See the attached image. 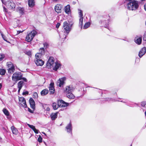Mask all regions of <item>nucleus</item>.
I'll return each instance as SVG.
<instances>
[{
	"label": "nucleus",
	"instance_id": "nucleus-7",
	"mask_svg": "<svg viewBox=\"0 0 146 146\" xmlns=\"http://www.w3.org/2000/svg\"><path fill=\"white\" fill-rule=\"evenodd\" d=\"M36 34V32L35 31L33 30L27 35L26 38V41L28 42H30L32 41Z\"/></svg>",
	"mask_w": 146,
	"mask_h": 146
},
{
	"label": "nucleus",
	"instance_id": "nucleus-29",
	"mask_svg": "<svg viewBox=\"0 0 146 146\" xmlns=\"http://www.w3.org/2000/svg\"><path fill=\"white\" fill-rule=\"evenodd\" d=\"M90 23L89 22L86 23L83 29H87L90 26Z\"/></svg>",
	"mask_w": 146,
	"mask_h": 146
},
{
	"label": "nucleus",
	"instance_id": "nucleus-6",
	"mask_svg": "<svg viewBox=\"0 0 146 146\" xmlns=\"http://www.w3.org/2000/svg\"><path fill=\"white\" fill-rule=\"evenodd\" d=\"M108 17L107 15H105L104 17H102L101 19L99 21V23L100 24H103L105 26V27L106 28L108 29V25L109 20L108 19Z\"/></svg>",
	"mask_w": 146,
	"mask_h": 146
},
{
	"label": "nucleus",
	"instance_id": "nucleus-30",
	"mask_svg": "<svg viewBox=\"0 0 146 146\" xmlns=\"http://www.w3.org/2000/svg\"><path fill=\"white\" fill-rule=\"evenodd\" d=\"M4 113L6 115L8 116L9 115V113L8 111L6 109L4 108L3 110Z\"/></svg>",
	"mask_w": 146,
	"mask_h": 146
},
{
	"label": "nucleus",
	"instance_id": "nucleus-23",
	"mask_svg": "<svg viewBox=\"0 0 146 146\" xmlns=\"http://www.w3.org/2000/svg\"><path fill=\"white\" fill-rule=\"evenodd\" d=\"M11 129L12 133L13 134L17 135L18 133V131L17 129L14 126H12L11 127Z\"/></svg>",
	"mask_w": 146,
	"mask_h": 146
},
{
	"label": "nucleus",
	"instance_id": "nucleus-19",
	"mask_svg": "<svg viewBox=\"0 0 146 146\" xmlns=\"http://www.w3.org/2000/svg\"><path fill=\"white\" fill-rule=\"evenodd\" d=\"M62 8L61 6L60 5H57L55 7V11L58 13H60L61 12V9Z\"/></svg>",
	"mask_w": 146,
	"mask_h": 146
},
{
	"label": "nucleus",
	"instance_id": "nucleus-5",
	"mask_svg": "<svg viewBox=\"0 0 146 146\" xmlns=\"http://www.w3.org/2000/svg\"><path fill=\"white\" fill-rule=\"evenodd\" d=\"M23 74L19 72H15L13 74L12 79L13 81L16 83L17 81L21 80Z\"/></svg>",
	"mask_w": 146,
	"mask_h": 146
},
{
	"label": "nucleus",
	"instance_id": "nucleus-41",
	"mask_svg": "<svg viewBox=\"0 0 146 146\" xmlns=\"http://www.w3.org/2000/svg\"><path fill=\"white\" fill-rule=\"evenodd\" d=\"M36 133H38V130L36 129L35 128L33 130Z\"/></svg>",
	"mask_w": 146,
	"mask_h": 146
},
{
	"label": "nucleus",
	"instance_id": "nucleus-2",
	"mask_svg": "<svg viewBox=\"0 0 146 146\" xmlns=\"http://www.w3.org/2000/svg\"><path fill=\"white\" fill-rule=\"evenodd\" d=\"M124 3H126L127 8L130 10H135L138 7V3L135 0H124Z\"/></svg>",
	"mask_w": 146,
	"mask_h": 146
},
{
	"label": "nucleus",
	"instance_id": "nucleus-58",
	"mask_svg": "<svg viewBox=\"0 0 146 146\" xmlns=\"http://www.w3.org/2000/svg\"><path fill=\"white\" fill-rule=\"evenodd\" d=\"M42 133H43L45 135V133H44V132H43Z\"/></svg>",
	"mask_w": 146,
	"mask_h": 146
},
{
	"label": "nucleus",
	"instance_id": "nucleus-43",
	"mask_svg": "<svg viewBox=\"0 0 146 146\" xmlns=\"http://www.w3.org/2000/svg\"><path fill=\"white\" fill-rule=\"evenodd\" d=\"M143 39L144 40L146 41V33L143 35Z\"/></svg>",
	"mask_w": 146,
	"mask_h": 146
},
{
	"label": "nucleus",
	"instance_id": "nucleus-15",
	"mask_svg": "<svg viewBox=\"0 0 146 146\" xmlns=\"http://www.w3.org/2000/svg\"><path fill=\"white\" fill-rule=\"evenodd\" d=\"M66 129L67 132L72 134V125L71 121L66 127Z\"/></svg>",
	"mask_w": 146,
	"mask_h": 146
},
{
	"label": "nucleus",
	"instance_id": "nucleus-24",
	"mask_svg": "<svg viewBox=\"0 0 146 146\" xmlns=\"http://www.w3.org/2000/svg\"><path fill=\"white\" fill-rule=\"evenodd\" d=\"M28 3L29 6L30 7H32L35 5L34 0H29Z\"/></svg>",
	"mask_w": 146,
	"mask_h": 146
},
{
	"label": "nucleus",
	"instance_id": "nucleus-60",
	"mask_svg": "<svg viewBox=\"0 0 146 146\" xmlns=\"http://www.w3.org/2000/svg\"><path fill=\"white\" fill-rule=\"evenodd\" d=\"M54 1H56L57 0H54Z\"/></svg>",
	"mask_w": 146,
	"mask_h": 146
},
{
	"label": "nucleus",
	"instance_id": "nucleus-1",
	"mask_svg": "<svg viewBox=\"0 0 146 146\" xmlns=\"http://www.w3.org/2000/svg\"><path fill=\"white\" fill-rule=\"evenodd\" d=\"M60 66L61 64L58 62L54 63V59L53 57H50L46 63V67L48 68H49L52 67L53 70L57 71Z\"/></svg>",
	"mask_w": 146,
	"mask_h": 146
},
{
	"label": "nucleus",
	"instance_id": "nucleus-27",
	"mask_svg": "<svg viewBox=\"0 0 146 146\" xmlns=\"http://www.w3.org/2000/svg\"><path fill=\"white\" fill-rule=\"evenodd\" d=\"M23 81L21 80L17 84L18 88H21L23 85Z\"/></svg>",
	"mask_w": 146,
	"mask_h": 146
},
{
	"label": "nucleus",
	"instance_id": "nucleus-39",
	"mask_svg": "<svg viewBox=\"0 0 146 146\" xmlns=\"http://www.w3.org/2000/svg\"><path fill=\"white\" fill-rule=\"evenodd\" d=\"M5 57V56L4 54H0V61L3 60Z\"/></svg>",
	"mask_w": 146,
	"mask_h": 146
},
{
	"label": "nucleus",
	"instance_id": "nucleus-25",
	"mask_svg": "<svg viewBox=\"0 0 146 146\" xmlns=\"http://www.w3.org/2000/svg\"><path fill=\"white\" fill-rule=\"evenodd\" d=\"M35 60H39L41 59V58L42 56V55L38 53H36L35 55Z\"/></svg>",
	"mask_w": 146,
	"mask_h": 146
},
{
	"label": "nucleus",
	"instance_id": "nucleus-55",
	"mask_svg": "<svg viewBox=\"0 0 146 146\" xmlns=\"http://www.w3.org/2000/svg\"><path fill=\"white\" fill-rule=\"evenodd\" d=\"M2 140V138L1 137H0V141H1Z\"/></svg>",
	"mask_w": 146,
	"mask_h": 146
},
{
	"label": "nucleus",
	"instance_id": "nucleus-47",
	"mask_svg": "<svg viewBox=\"0 0 146 146\" xmlns=\"http://www.w3.org/2000/svg\"><path fill=\"white\" fill-rule=\"evenodd\" d=\"M1 1L3 4H5L6 5V2H5L4 0H2Z\"/></svg>",
	"mask_w": 146,
	"mask_h": 146
},
{
	"label": "nucleus",
	"instance_id": "nucleus-14",
	"mask_svg": "<svg viewBox=\"0 0 146 146\" xmlns=\"http://www.w3.org/2000/svg\"><path fill=\"white\" fill-rule=\"evenodd\" d=\"M54 83L51 82L50 83L49 86L50 94H53L55 92V90L54 86Z\"/></svg>",
	"mask_w": 146,
	"mask_h": 146
},
{
	"label": "nucleus",
	"instance_id": "nucleus-11",
	"mask_svg": "<svg viewBox=\"0 0 146 146\" xmlns=\"http://www.w3.org/2000/svg\"><path fill=\"white\" fill-rule=\"evenodd\" d=\"M19 103L21 106H22L25 108L27 107V105L25 99V98L23 97L19 98Z\"/></svg>",
	"mask_w": 146,
	"mask_h": 146
},
{
	"label": "nucleus",
	"instance_id": "nucleus-4",
	"mask_svg": "<svg viewBox=\"0 0 146 146\" xmlns=\"http://www.w3.org/2000/svg\"><path fill=\"white\" fill-rule=\"evenodd\" d=\"M63 27L64 29V31L65 36L64 37H63L61 35H59L60 37L62 39L66 38V36L68 35L71 29V27H70V25L66 21L64 22Z\"/></svg>",
	"mask_w": 146,
	"mask_h": 146
},
{
	"label": "nucleus",
	"instance_id": "nucleus-37",
	"mask_svg": "<svg viewBox=\"0 0 146 146\" xmlns=\"http://www.w3.org/2000/svg\"><path fill=\"white\" fill-rule=\"evenodd\" d=\"M27 125L28 126L30 127L33 130L35 128V126L32 125H30L29 124H27Z\"/></svg>",
	"mask_w": 146,
	"mask_h": 146
},
{
	"label": "nucleus",
	"instance_id": "nucleus-44",
	"mask_svg": "<svg viewBox=\"0 0 146 146\" xmlns=\"http://www.w3.org/2000/svg\"><path fill=\"white\" fill-rule=\"evenodd\" d=\"M24 9L23 8H21L20 10V13L22 14L24 13Z\"/></svg>",
	"mask_w": 146,
	"mask_h": 146
},
{
	"label": "nucleus",
	"instance_id": "nucleus-28",
	"mask_svg": "<svg viewBox=\"0 0 146 146\" xmlns=\"http://www.w3.org/2000/svg\"><path fill=\"white\" fill-rule=\"evenodd\" d=\"M52 107L54 110H56L58 108L59 106L58 105V104L57 105L56 103L54 102L52 104Z\"/></svg>",
	"mask_w": 146,
	"mask_h": 146
},
{
	"label": "nucleus",
	"instance_id": "nucleus-35",
	"mask_svg": "<svg viewBox=\"0 0 146 146\" xmlns=\"http://www.w3.org/2000/svg\"><path fill=\"white\" fill-rule=\"evenodd\" d=\"M38 97V94L36 92H34L33 94V97L34 98H37Z\"/></svg>",
	"mask_w": 146,
	"mask_h": 146
},
{
	"label": "nucleus",
	"instance_id": "nucleus-51",
	"mask_svg": "<svg viewBox=\"0 0 146 146\" xmlns=\"http://www.w3.org/2000/svg\"><path fill=\"white\" fill-rule=\"evenodd\" d=\"M144 7L145 10L146 11V4H145L144 5Z\"/></svg>",
	"mask_w": 146,
	"mask_h": 146
},
{
	"label": "nucleus",
	"instance_id": "nucleus-26",
	"mask_svg": "<svg viewBox=\"0 0 146 146\" xmlns=\"http://www.w3.org/2000/svg\"><path fill=\"white\" fill-rule=\"evenodd\" d=\"M48 92V90L47 89H45L42 90L40 93L42 96H44L46 95Z\"/></svg>",
	"mask_w": 146,
	"mask_h": 146
},
{
	"label": "nucleus",
	"instance_id": "nucleus-38",
	"mask_svg": "<svg viewBox=\"0 0 146 146\" xmlns=\"http://www.w3.org/2000/svg\"><path fill=\"white\" fill-rule=\"evenodd\" d=\"M38 141L39 142V143H41L42 142V137L40 136L38 138Z\"/></svg>",
	"mask_w": 146,
	"mask_h": 146
},
{
	"label": "nucleus",
	"instance_id": "nucleus-31",
	"mask_svg": "<svg viewBox=\"0 0 146 146\" xmlns=\"http://www.w3.org/2000/svg\"><path fill=\"white\" fill-rule=\"evenodd\" d=\"M24 53L30 56L31 55V51L29 50H25L24 52Z\"/></svg>",
	"mask_w": 146,
	"mask_h": 146
},
{
	"label": "nucleus",
	"instance_id": "nucleus-56",
	"mask_svg": "<svg viewBox=\"0 0 146 146\" xmlns=\"http://www.w3.org/2000/svg\"><path fill=\"white\" fill-rule=\"evenodd\" d=\"M3 7V8H4V9H5V7Z\"/></svg>",
	"mask_w": 146,
	"mask_h": 146
},
{
	"label": "nucleus",
	"instance_id": "nucleus-49",
	"mask_svg": "<svg viewBox=\"0 0 146 146\" xmlns=\"http://www.w3.org/2000/svg\"><path fill=\"white\" fill-rule=\"evenodd\" d=\"M23 31H19L17 32V34H19L20 33H22Z\"/></svg>",
	"mask_w": 146,
	"mask_h": 146
},
{
	"label": "nucleus",
	"instance_id": "nucleus-12",
	"mask_svg": "<svg viewBox=\"0 0 146 146\" xmlns=\"http://www.w3.org/2000/svg\"><path fill=\"white\" fill-rule=\"evenodd\" d=\"M57 103L59 107H65L68 106L69 104L64 102L62 100L58 101Z\"/></svg>",
	"mask_w": 146,
	"mask_h": 146
},
{
	"label": "nucleus",
	"instance_id": "nucleus-32",
	"mask_svg": "<svg viewBox=\"0 0 146 146\" xmlns=\"http://www.w3.org/2000/svg\"><path fill=\"white\" fill-rule=\"evenodd\" d=\"M6 72V70L4 69H0V74L1 75L5 74Z\"/></svg>",
	"mask_w": 146,
	"mask_h": 146
},
{
	"label": "nucleus",
	"instance_id": "nucleus-34",
	"mask_svg": "<svg viewBox=\"0 0 146 146\" xmlns=\"http://www.w3.org/2000/svg\"><path fill=\"white\" fill-rule=\"evenodd\" d=\"M43 45L44 46V48L45 49H46L47 48H48L49 46V45L48 44L47 42H44L43 43Z\"/></svg>",
	"mask_w": 146,
	"mask_h": 146
},
{
	"label": "nucleus",
	"instance_id": "nucleus-10",
	"mask_svg": "<svg viewBox=\"0 0 146 146\" xmlns=\"http://www.w3.org/2000/svg\"><path fill=\"white\" fill-rule=\"evenodd\" d=\"M79 17H80L79 27L81 28V29H82L83 25V14L81 10H79Z\"/></svg>",
	"mask_w": 146,
	"mask_h": 146
},
{
	"label": "nucleus",
	"instance_id": "nucleus-45",
	"mask_svg": "<svg viewBox=\"0 0 146 146\" xmlns=\"http://www.w3.org/2000/svg\"><path fill=\"white\" fill-rule=\"evenodd\" d=\"M29 94V92L28 91H25V92H24L23 93V95H26V94Z\"/></svg>",
	"mask_w": 146,
	"mask_h": 146
},
{
	"label": "nucleus",
	"instance_id": "nucleus-50",
	"mask_svg": "<svg viewBox=\"0 0 146 146\" xmlns=\"http://www.w3.org/2000/svg\"><path fill=\"white\" fill-rule=\"evenodd\" d=\"M112 100V99L111 98H108V99H107V100L108 101H111Z\"/></svg>",
	"mask_w": 146,
	"mask_h": 146
},
{
	"label": "nucleus",
	"instance_id": "nucleus-52",
	"mask_svg": "<svg viewBox=\"0 0 146 146\" xmlns=\"http://www.w3.org/2000/svg\"><path fill=\"white\" fill-rule=\"evenodd\" d=\"M50 108L48 107L47 108H46V110L47 111H49L50 110Z\"/></svg>",
	"mask_w": 146,
	"mask_h": 146
},
{
	"label": "nucleus",
	"instance_id": "nucleus-21",
	"mask_svg": "<svg viewBox=\"0 0 146 146\" xmlns=\"http://www.w3.org/2000/svg\"><path fill=\"white\" fill-rule=\"evenodd\" d=\"M65 12L68 14L70 12V5H68L65 6L64 8Z\"/></svg>",
	"mask_w": 146,
	"mask_h": 146
},
{
	"label": "nucleus",
	"instance_id": "nucleus-59",
	"mask_svg": "<svg viewBox=\"0 0 146 146\" xmlns=\"http://www.w3.org/2000/svg\"><path fill=\"white\" fill-rule=\"evenodd\" d=\"M130 146H132V144Z\"/></svg>",
	"mask_w": 146,
	"mask_h": 146
},
{
	"label": "nucleus",
	"instance_id": "nucleus-54",
	"mask_svg": "<svg viewBox=\"0 0 146 146\" xmlns=\"http://www.w3.org/2000/svg\"><path fill=\"white\" fill-rule=\"evenodd\" d=\"M2 86V85L1 84H0V89L1 88Z\"/></svg>",
	"mask_w": 146,
	"mask_h": 146
},
{
	"label": "nucleus",
	"instance_id": "nucleus-20",
	"mask_svg": "<svg viewBox=\"0 0 146 146\" xmlns=\"http://www.w3.org/2000/svg\"><path fill=\"white\" fill-rule=\"evenodd\" d=\"M135 43L138 44L141 43L142 41V38L141 37H137L135 39Z\"/></svg>",
	"mask_w": 146,
	"mask_h": 146
},
{
	"label": "nucleus",
	"instance_id": "nucleus-57",
	"mask_svg": "<svg viewBox=\"0 0 146 146\" xmlns=\"http://www.w3.org/2000/svg\"><path fill=\"white\" fill-rule=\"evenodd\" d=\"M121 102H123V101H121Z\"/></svg>",
	"mask_w": 146,
	"mask_h": 146
},
{
	"label": "nucleus",
	"instance_id": "nucleus-9",
	"mask_svg": "<svg viewBox=\"0 0 146 146\" xmlns=\"http://www.w3.org/2000/svg\"><path fill=\"white\" fill-rule=\"evenodd\" d=\"M6 6L9 9H12L15 8V5L13 2L10 0L6 2Z\"/></svg>",
	"mask_w": 146,
	"mask_h": 146
},
{
	"label": "nucleus",
	"instance_id": "nucleus-8",
	"mask_svg": "<svg viewBox=\"0 0 146 146\" xmlns=\"http://www.w3.org/2000/svg\"><path fill=\"white\" fill-rule=\"evenodd\" d=\"M8 72L9 73H13L15 70V67L12 63L11 62L7 63Z\"/></svg>",
	"mask_w": 146,
	"mask_h": 146
},
{
	"label": "nucleus",
	"instance_id": "nucleus-22",
	"mask_svg": "<svg viewBox=\"0 0 146 146\" xmlns=\"http://www.w3.org/2000/svg\"><path fill=\"white\" fill-rule=\"evenodd\" d=\"M58 113V112L56 113H52L50 114V117L52 120H55L57 118Z\"/></svg>",
	"mask_w": 146,
	"mask_h": 146
},
{
	"label": "nucleus",
	"instance_id": "nucleus-3",
	"mask_svg": "<svg viewBox=\"0 0 146 146\" xmlns=\"http://www.w3.org/2000/svg\"><path fill=\"white\" fill-rule=\"evenodd\" d=\"M74 89V87L71 86H67L64 88V92L68 98L72 99L74 98L75 96L72 93Z\"/></svg>",
	"mask_w": 146,
	"mask_h": 146
},
{
	"label": "nucleus",
	"instance_id": "nucleus-16",
	"mask_svg": "<svg viewBox=\"0 0 146 146\" xmlns=\"http://www.w3.org/2000/svg\"><path fill=\"white\" fill-rule=\"evenodd\" d=\"M146 48L145 47H143L140 51L139 53V56L140 58H141L146 53Z\"/></svg>",
	"mask_w": 146,
	"mask_h": 146
},
{
	"label": "nucleus",
	"instance_id": "nucleus-53",
	"mask_svg": "<svg viewBox=\"0 0 146 146\" xmlns=\"http://www.w3.org/2000/svg\"><path fill=\"white\" fill-rule=\"evenodd\" d=\"M19 88V90H18V92H19L20 91V90H21V88Z\"/></svg>",
	"mask_w": 146,
	"mask_h": 146
},
{
	"label": "nucleus",
	"instance_id": "nucleus-48",
	"mask_svg": "<svg viewBox=\"0 0 146 146\" xmlns=\"http://www.w3.org/2000/svg\"><path fill=\"white\" fill-rule=\"evenodd\" d=\"M28 111L30 113H33V111L29 108H28Z\"/></svg>",
	"mask_w": 146,
	"mask_h": 146
},
{
	"label": "nucleus",
	"instance_id": "nucleus-17",
	"mask_svg": "<svg viewBox=\"0 0 146 146\" xmlns=\"http://www.w3.org/2000/svg\"><path fill=\"white\" fill-rule=\"evenodd\" d=\"M29 102L31 107L33 109L35 108V103L32 98H30L29 100Z\"/></svg>",
	"mask_w": 146,
	"mask_h": 146
},
{
	"label": "nucleus",
	"instance_id": "nucleus-18",
	"mask_svg": "<svg viewBox=\"0 0 146 146\" xmlns=\"http://www.w3.org/2000/svg\"><path fill=\"white\" fill-rule=\"evenodd\" d=\"M35 62L37 66H42L44 64V62L41 59L35 60Z\"/></svg>",
	"mask_w": 146,
	"mask_h": 146
},
{
	"label": "nucleus",
	"instance_id": "nucleus-36",
	"mask_svg": "<svg viewBox=\"0 0 146 146\" xmlns=\"http://www.w3.org/2000/svg\"><path fill=\"white\" fill-rule=\"evenodd\" d=\"M1 35L3 39H4V40L5 41H6L8 43H9V41L7 40V38L3 34H1Z\"/></svg>",
	"mask_w": 146,
	"mask_h": 146
},
{
	"label": "nucleus",
	"instance_id": "nucleus-46",
	"mask_svg": "<svg viewBox=\"0 0 146 146\" xmlns=\"http://www.w3.org/2000/svg\"><path fill=\"white\" fill-rule=\"evenodd\" d=\"M60 24L59 23H57L56 26V28H58L59 27V26H60Z\"/></svg>",
	"mask_w": 146,
	"mask_h": 146
},
{
	"label": "nucleus",
	"instance_id": "nucleus-42",
	"mask_svg": "<svg viewBox=\"0 0 146 146\" xmlns=\"http://www.w3.org/2000/svg\"><path fill=\"white\" fill-rule=\"evenodd\" d=\"M21 80H23L25 82H27V79L24 77H22Z\"/></svg>",
	"mask_w": 146,
	"mask_h": 146
},
{
	"label": "nucleus",
	"instance_id": "nucleus-13",
	"mask_svg": "<svg viewBox=\"0 0 146 146\" xmlns=\"http://www.w3.org/2000/svg\"><path fill=\"white\" fill-rule=\"evenodd\" d=\"M66 78L64 77L59 79L56 82V85L60 87L63 86L64 84Z\"/></svg>",
	"mask_w": 146,
	"mask_h": 146
},
{
	"label": "nucleus",
	"instance_id": "nucleus-40",
	"mask_svg": "<svg viewBox=\"0 0 146 146\" xmlns=\"http://www.w3.org/2000/svg\"><path fill=\"white\" fill-rule=\"evenodd\" d=\"M146 105V102H141V105L143 107L145 106V105Z\"/></svg>",
	"mask_w": 146,
	"mask_h": 146
},
{
	"label": "nucleus",
	"instance_id": "nucleus-33",
	"mask_svg": "<svg viewBox=\"0 0 146 146\" xmlns=\"http://www.w3.org/2000/svg\"><path fill=\"white\" fill-rule=\"evenodd\" d=\"M44 51L45 50L44 48H42L40 49L39 52V53L41 55H42L44 53Z\"/></svg>",
	"mask_w": 146,
	"mask_h": 146
}]
</instances>
